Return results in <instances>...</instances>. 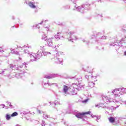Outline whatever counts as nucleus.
Here are the masks:
<instances>
[{"instance_id": "9b49d317", "label": "nucleus", "mask_w": 126, "mask_h": 126, "mask_svg": "<svg viewBox=\"0 0 126 126\" xmlns=\"http://www.w3.org/2000/svg\"><path fill=\"white\" fill-rule=\"evenodd\" d=\"M55 77H58V74L53 73L44 75V78H46V79H52V78H55Z\"/></svg>"}, {"instance_id": "5fc2aeb1", "label": "nucleus", "mask_w": 126, "mask_h": 126, "mask_svg": "<svg viewBox=\"0 0 126 126\" xmlns=\"http://www.w3.org/2000/svg\"><path fill=\"white\" fill-rule=\"evenodd\" d=\"M34 12L35 13H37V12H38V10H35Z\"/></svg>"}, {"instance_id": "c03bdc74", "label": "nucleus", "mask_w": 126, "mask_h": 126, "mask_svg": "<svg viewBox=\"0 0 126 126\" xmlns=\"http://www.w3.org/2000/svg\"><path fill=\"white\" fill-rule=\"evenodd\" d=\"M17 25H18V26H21L23 25V24L21 23L20 22H19V23H17Z\"/></svg>"}, {"instance_id": "c9c22d12", "label": "nucleus", "mask_w": 126, "mask_h": 126, "mask_svg": "<svg viewBox=\"0 0 126 126\" xmlns=\"http://www.w3.org/2000/svg\"><path fill=\"white\" fill-rule=\"evenodd\" d=\"M37 26L38 25H34L31 26L32 28H33V29H37Z\"/></svg>"}, {"instance_id": "2f4dec72", "label": "nucleus", "mask_w": 126, "mask_h": 126, "mask_svg": "<svg viewBox=\"0 0 126 126\" xmlns=\"http://www.w3.org/2000/svg\"><path fill=\"white\" fill-rule=\"evenodd\" d=\"M63 55V53H57L56 54V58L55 59H57V58H59L60 56H62Z\"/></svg>"}, {"instance_id": "6e6d98bb", "label": "nucleus", "mask_w": 126, "mask_h": 126, "mask_svg": "<svg viewBox=\"0 0 126 126\" xmlns=\"http://www.w3.org/2000/svg\"><path fill=\"white\" fill-rule=\"evenodd\" d=\"M15 73H14V74H13V76H12V77H15Z\"/></svg>"}, {"instance_id": "69168bd1", "label": "nucleus", "mask_w": 126, "mask_h": 126, "mask_svg": "<svg viewBox=\"0 0 126 126\" xmlns=\"http://www.w3.org/2000/svg\"><path fill=\"white\" fill-rule=\"evenodd\" d=\"M123 1L126 3V0H123Z\"/></svg>"}, {"instance_id": "7ed1b4c3", "label": "nucleus", "mask_w": 126, "mask_h": 126, "mask_svg": "<svg viewBox=\"0 0 126 126\" xmlns=\"http://www.w3.org/2000/svg\"><path fill=\"white\" fill-rule=\"evenodd\" d=\"M28 66V64L25 62L18 66H17V65L14 64H10L9 65V67L11 69H13L14 70H19V71L22 73L24 72V70H26V69H27Z\"/></svg>"}, {"instance_id": "bf43d9fd", "label": "nucleus", "mask_w": 126, "mask_h": 126, "mask_svg": "<svg viewBox=\"0 0 126 126\" xmlns=\"http://www.w3.org/2000/svg\"><path fill=\"white\" fill-rule=\"evenodd\" d=\"M26 120H27V121H29V120H31V119H28L27 118H26Z\"/></svg>"}, {"instance_id": "f8f14e48", "label": "nucleus", "mask_w": 126, "mask_h": 126, "mask_svg": "<svg viewBox=\"0 0 126 126\" xmlns=\"http://www.w3.org/2000/svg\"><path fill=\"white\" fill-rule=\"evenodd\" d=\"M97 38H98V39H100V41H101L102 40H106L107 39V37H106V36H103V34L101 32H97L96 33V36Z\"/></svg>"}, {"instance_id": "20e7f679", "label": "nucleus", "mask_w": 126, "mask_h": 126, "mask_svg": "<svg viewBox=\"0 0 126 126\" xmlns=\"http://www.w3.org/2000/svg\"><path fill=\"white\" fill-rule=\"evenodd\" d=\"M53 38H48V36L45 34H43L41 36V40H43L44 41H47V45L50 48H53V49H56L57 48V46L53 45Z\"/></svg>"}, {"instance_id": "1a4fd4ad", "label": "nucleus", "mask_w": 126, "mask_h": 126, "mask_svg": "<svg viewBox=\"0 0 126 126\" xmlns=\"http://www.w3.org/2000/svg\"><path fill=\"white\" fill-rule=\"evenodd\" d=\"M73 10H77V11L81 13H84V12H85V10L82 5L77 6L76 4H74V8L73 9Z\"/></svg>"}, {"instance_id": "cd10ccee", "label": "nucleus", "mask_w": 126, "mask_h": 126, "mask_svg": "<svg viewBox=\"0 0 126 126\" xmlns=\"http://www.w3.org/2000/svg\"><path fill=\"white\" fill-rule=\"evenodd\" d=\"M84 70L85 71H87V72H88L89 73H92V70H91V68H89V67H88L87 69H86L85 70Z\"/></svg>"}, {"instance_id": "79ce46f5", "label": "nucleus", "mask_w": 126, "mask_h": 126, "mask_svg": "<svg viewBox=\"0 0 126 126\" xmlns=\"http://www.w3.org/2000/svg\"><path fill=\"white\" fill-rule=\"evenodd\" d=\"M109 46H116V42H112L109 44Z\"/></svg>"}, {"instance_id": "338daca9", "label": "nucleus", "mask_w": 126, "mask_h": 126, "mask_svg": "<svg viewBox=\"0 0 126 126\" xmlns=\"http://www.w3.org/2000/svg\"><path fill=\"white\" fill-rule=\"evenodd\" d=\"M45 22H48V20H45Z\"/></svg>"}, {"instance_id": "f257e3e1", "label": "nucleus", "mask_w": 126, "mask_h": 126, "mask_svg": "<svg viewBox=\"0 0 126 126\" xmlns=\"http://www.w3.org/2000/svg\"><path fill=\"white\" fill-rule=\"evenodd\" d=\"M112 93L114 94L113 95L114 97H115V99L110 98L106 95H102V98L103 101H104V102H105L106 104L112 103V102L116 104V107L111 106V108H113V110L115 111L117 108H119V107H120V105H119L121 104V102H122V98L120 97V94H118L119 93V94L121 95H123L122 93L126 94V88H119L118 89H115L112 92Z\"/></svg>"}, {"instance_id": "dca6fc26", "label": "nucleus", "mask_w": 126, "mask_h": 126, "mask_svg": "<svg viewBox=\"0 0 126 126\" xmlns=\"http://www.w3.org/2000/svg\"><path fill=\"white\" fill-rule=\"evenodd\" d=\"M70 93H69V94L70 95H76V94H77V93L74 90V89H70Z\"/></svg>"}, {"instance_id": "0e129e2a", "label": "nucleus", "mask_w": 126, "mask_h": 126, "mask_svg": "<svg viewBox=\"0 0 126 126\" xmlns=\"http://www.w3.org/2000/svg\"><path fill=\"white\" fill-rule=\"evenodd\" d=\"M16 126H20V125L17 124V125H16Z\"/></svg>"}, {"instance_id": "49530a36", "label": "nucleus", "mask_w": 126, "mask_h": 126, "mask_svg": "<svg viewBox=\"0 0 126 126\" xmlns=\"http://www.w3.org/2000/svg\"><path fill=\"white\" fill-rule=\"evenodd\" d=\"M8 70L7 69H5L4 70H2L1 73H4V71H7Z\"/></svg>"}, {"instance_id": "4468645a", "label": "nucleus", "mask_w": 126, "mask_h": 126, "mask_svg": "<svg viewBox=\"0 0 126 126\" xmlns=\"http://www.w3.org/2000/svg\"><path fill=\"white\" fill-rule=\"evenodd\" d=\"M82 5H83V7H84V9H85V10H89V9H90V8H91L90 5H91L88 3L84 4Z\"/></svg>"}, {"instance_id": "a18cd8bd", "label": "nucleus", "mask_w": 126, "mask_h": 126, "mask_svg": "<svg viewBox=\"0 0 126 126\" xmlns=\"http://www.w3.org/2000/svg\"><path fill=\"white\" fill-rule=\"evenodd\" d=\"M87 102H88V99H86L84 100L83 101V103H87Z\"/></svg>"}, {"instance_id": "9d476101", "label": "nucleus", "mask_w": 126, "mask_h": 126, "mask_svg": "<svg viewBox=\"0 0 126 126\" xmlns=\"http://www.w3.org/2000/svg\"><path fill=\"white\" fill-rule=\"evenodd\" d=\"M29 6H30V7H31V8H32L33 9H35V8H36L37 6L36 5H37V4H38V2H36V1H30L29 2Z\"/></svg>"}, {"instance_id": "3c124183", "label": "nucleus", "mask_w": 126, "mask_h": 126, "mask_svg": "<svg viewBox=\"0 0 126 126\" xmlns=\"http://www.w3.org/2000/svg\"><path fill=\"white\" fill-rule=\"evenodd\" d=\"M14 27H15V28H18L17 27H16V26H12V27H11V29H12V28H14Z\"/></svg>"}, {"instance_id": "ddd939ff", "label": "nucleus", "mask_w": 126, "mask_h": 126, "mask_svg": "<svg viewBox=\"0 0 126 126\" xmlns=\"http://www.w3.org/2000/svg\"><path fill=\"white\" fill-rule=\"evenodd\" d=\"M96 76H93L92 74H91V75H89L85 76V78H86L87 80H94V81H97V80H96Z\"/></svg>"}, {"instance_id": "0eeeda50", "label": "nucleus", "mask_w": 126, "mask_h": 126, "mask_svg": "<svg viewBox=\"0 0 126 126\" xmlns=\"http://www.w3.org/2000/svg\"><path fill=\"white\" fill-rule=\"evenodd\" d=\"M67 39L69 42H73L74 40H77V37L74 35V32H67Z\"/></svg>"}, {"instance_id": "774afa93", "label": "nucleus", "mask_w": 126, "mask_h": 126, "mask_svg": "<svg viewBox=\"0 0 126 126\" xmlns=\"http://www.w3.org/2000/svg\"><path fill=\"white\" fill-rule=\"evenodd\" d=\"M0 126H2V124H0Z\"/></svg>"}, {"instance_id": "7c9ffc66", "label": "nucleus", "mask_w": 126, "mask_h": 126, "mask_svg": "<svg viewBox=\"0 0 126 126\" xmlns=\"http://www.w3.org/2000/svg\"><path fill=\"white\" fill-rule=\"evenodd\" d=\"M63 8H64V9H70V6L69 5H65L63 6Z\"/></svg>"}, {"instance_id": "603ef678", "label": "nucleus", "mask_w": 126, "mask_h": 126, "mask_svg": "<svg viewBox=\"0 0 126 126\" xmlns=\"http://www.w3.org/2000/svg\"><path fill=\"white\" fill-rule=\"evenodd\" d=\"M49 118V119H52V117H51V116H49V115H47V119Z\"/></svg>"}, {"instance_id": "c756f323", "label": "nucleus", "mask_w": 126, "mask_h": 126, "mask_svg": "<svg viewBox=\"0 0 126 126\" xmlns=\"http://www.w3.org/2000/svg\"><path fill=\"white\" fill-rule=\"evenodd\" d=\"M49 103H50V105H51V106H53V105L56 106V105H57L58 104H59V105H61V103H60V102L57 103V102H56V101H55V102H50Z\"/></svg>"}, {"instance_id": "58836bf2", "label": "nucleus", "mask_w": 126, "mask_h": 126, "mask_svg": "<svg viewBox=\"0 0 126 126\" xmlns=\"http://www.w3.org/2000/svg\"><path fill=\"white\" fill-rule=\"evenodd\" d=\"M28 114V112H26L25 111H23L21 112V115H27Z\"/></svg>"}, {"instance_id": "4d7b16f0", "label": "nucleus", "mask_w": 126, "mask_h": 126, "mask_svg": "<svg viewBox=\"0 0 126 126\" xmlns=\"http://www.w3.org/2000/svg\"><path fill=\"white\" fill-rule=\"evenodd\" d=\"M12 18L13 20L15 19V18L14 17V16H12Z\"/></svg>"}, {"instance_id": "a878e982", "label": "nucleus", "mask_w": 126, "mask_h": 126, "mask_svg": "<svg viewBox=\"0 0 126 126\" xmlns=\"http://www.w3.org/2000/svg\"><path fill=\"white\" fill-rule=\"evenodd\" d=\"M6 120L7 121H9L11 119V115H9L8 114H6L5 115Z\"/></svg>"}, {"instance_id": "5701e85b", "label": "nucleus", "mask_w": 126, "mask_h": 126, "mask_svg": "<svg viewBox=\"0 0 126 126\" xmlns=\"http://www.w3.org/2000/svg\"><path fill=\"white\" fill-rule=\"evenodd\" d=\"M38 113H39V114L42 113L43 114V119H45V120L46 119H47L48 115H45V112H42V111H41L40 110H38Z\"/></svg>"}, {"instance_id": "4be33fe9", "label": "nucleus", "mask_w": 126, "mask_h": 126, "mask_svg": "<svg viewBox=\"0 0 126 126\" xmlns=\"http://www.w3.org/2000/svg\"><path fill=\"white\" fill-rule=\"evenodd\" d=\"M55 60H57L59 63H61V64H63V59H61V58H59V57H57Z\"/></svg>"}, {"instance_id": "680f3d73", "label": "nucleus", "mask_w": 126, "mask_h": 126, "mask_svg": "<svg viewBox=\"0 0 126 126\" xmlns=\"http://www.w3.org/2000/svg\"><path fill=\"white\" fill-rule=\"evenodd\" d=\"M59 25H63V23H61V24H58Z\"/></svg>"}, {"instance_id": "864d4df0", "label": "nucleus", "mask_w": 126, "mask_h": 126, "mask_svg": "<svg viewBox=\"0 0 126 126\" xmlns=\"http://www.w3.org/2000/svg\"><path fill=\"white\" fill-rule=\"evenodd\" d=\"M92 39L95 38V35H93L92 36Z\"/></svg>"}, {"instance_id": "052dcab7", "label": "nucleus", "mask_w": 126, "mask_h": 126, "mask_svg": "<svg viewBox=\"0 0 126 126\" xmlns=\"http://www.w3.org/2000/svg\"><path fill=\"white\" fill-rule=\"evenodd\" d=\"M2 48L1 47H0V52H1Z\"/></svg>"}, {"instance_id": "2eb2a0df", "label": "nucleus", "mask_w": 126, "mask_h": 126, "mask_svg": "<svg viewBox=\"0 0 126 126\" xmlns=\"http://www.w3.org/2000/svg\"><path fill=\"white\" fill-rule=\"evenodd\" d=\"M67 91H68V87L66 85L63 86V92L64 94H66L67 93Z\"/></svg>"}, {"instance_id": "39448f33", "label": "nucleus", "mask_w": 126, "mask_h": 126, "mask_svg": "<svg viewBox=\"0 0 126 126\" xmlns=\"http://www.w3.org/2000/svg\"><path fill=\"white\" fill-rule=\"evenodd\" d=\"M76 81L78 82V83H73V86L78 90V91H80V90H83L84 89V86L81 85V81H82V78L81 77H80L79 78H76Z\"/></svg>"}, {"instance_id": "72a5a7b5", "label": "nucleus", "mask_w": 126, "mask_h": 126, "mask_svg": "<svg viewBox=\"0 0 126 126\" xmlns=\"http://www.w3.org/2000/svg\"><path fill=\"white\" fill-rule=\"evenodd\" d=\"M83 42L86 44V45H87L89 44V41L88 40H85V39H83Z\"/></svg>"}, {"instance_id": "8fccbe9b", "label": "nucleus", "mask_w": 126, "mask_h": 126, "mask_svg": "<svg viewBox=\"0 0 126 126\" xmlns=\"http://www.w3.org/2000/svg\"><path fill=\"white\" fill-rule=\"evenodd\" d=\"M62 113L63 114V115H64V114H66V111H64V110H63L62 111Z\"/></svg>"}, {"instance_id": "bb28decb", "label": "nucleus", "mask_w": 126, "mask_h": 126, "mask_svg": "<svg viewBox=\"0 0 126 126\" xmlns=\"http://www.w3.org/2000/svg\"><path fill=\"white\" fill-rule=\"evenodd\" d=\"M91 116L93 118H95V121H96V122H98V120H99L100 119V116H96L94 115L93 114H91Z\"/></svg>"}, {"instance_id": "e2e57ef3", "label": "nucleus", "mask_w": 126, "mask_h": 126, "mask_svg": "<svg viewBox=\"0 0 126 126\" xmlns=\"http://www.w3.org/2000/svg\"><path fill=\"white\" fill-rule=\"evenodd\" d=\"M98 1H100V2H102V0H98Z\"/></svg>"}, {"instance_id": "f704fd0d", "label": "nucleus", "mask_w": 126, "mask_h": 126, "mask_svg": "<svg viewBox=\"0 0 126 126\" xmlns=\"http://www.w3.org/2000/svg\"><path fill=\"white\" fill-rule=\"evenodd\" d=\"M43 22H44L43 21H41V23H39V24L36 25H38V26H37V27H36V29H39L40 28V26H39V24H40V25H41L43 24Z\"/></svg>"}, {"instance_id": "13d9d810", "label": "nucleus", "mask_w": 126, "mask_h": 126, "mask_svg": "<svg viewBox=\"0 0 126 126\" xmlns=\"http://www.w3.org/2000/svg\"><path fill=\"white\" fill-rule=\"evenodd\" d=\"M124 56H126V51L124 52Z\"/></svg>"}, {"instance_id": "6e6552de", "label": "nucleus", "mask_w": 126, "mask_h": 126, "mask_svg": "<svg viewBox=\"0 0 126 126\" xmlns=\"http://www.w3.org/2000/svg\"><path fill=\"white\" fill-rule=\"evenodd\" d=\"M91 113V112H90V111L83 112L82 113H77L75 115V116L78 119H82L83 121H85V119H84V118H84V116H85V115H90Z\"/></svg>"}, {"instance_id": "09e8293b", "label": "nucleus", "mask_w": 126, "mask_h": 126, "mask_svg": "<svg viewBox=\"0 0 126 126\" xmlns=\"http://www.w3.org/2000/svg\"><path fill=\"white\" fill-rule=\"evenodd\" d=\"M123 32H126V28H124L122 29Z\"/></svg>"}, {"instance_id": "e433bc0d", "label": "nucleus", "mask_w": 126, "mask_h": 126, "mask_svg": "<svg viewBox=\"0 0 126 126\" xmlns=\"http://www.w3.org/2000/svg\"><path fill=\"white\" fill-rule=\"evenodd\" d=\"M5 107V105L4 104H1L0 105V109H3Z\"/></svg>"}, {"instance_id": "a19ab883", "label": "nucleus", "mask_w": 126, "mask_h": 126, "mask_svg": "<svg viewBox=\"0 0 126 126\" xmlns=\"http://www.w3.org/2000/svg\"><path fill=\"white\" fill-rule=\"evenodd\" d=\"M77 0H69L70 1H72L73 3V6L74 7V4H75V1H76Z\"/></svg>"}, {"instance_id": "f3484780", "label": "nucleus", "mask_w": 126, "mask_h": 126, "mask_svg": "<svg viewBox=\"0 0 126 126\" xmlns=\"http://www.w3.org/2000/svg\"><path fill=\"white\" fill-rule=\"evenodd\" d=\"M44 86L46 87L47 85H48V86H52V85H55V86H58V85H57V83H50L49 82H48L47 83H45L44 84Z\"/></svg>"}, {"instance_id": "6ab92c4d", "label": "nucleus", "mask_w": 126, "mask_h": 126, "mask_svg": "<svg viewBox=\"0 0 126 126\" xmlns=\"http://www.w3.org/2000/svg\"><path fill=\"white\" fill-rule=\"evenodd\" d=\"M11 54L12 55H16V56H19V52L18 51H15L14 49H11Z\"/></svg>"}, {"instance_id": "de8ad7c7", "label": "nucleus", "mask_w": 126, "mask_h": 126, "mask_svg": "<svg viewBox=\"0 0 126 126\" xmlns=\"http://www.w3.org/2000/svg\"><path fill=\"white\" fill-rule=\"evenodd\" d=\"M49 28H50V26L45 27V29H46L47 31H49V30H50Z\"/></svg>"}, {"instance_id": "473e14b6", "label": "nucleus", "mask_w": 126, "mask_h": 126, "mask_svg": "<svg viewBox=\"0 0 126 126\" xmlns=\"http://www.w3.org/2000/svg\"><path fill=\"white\" fill-rule=\"evenodd\" d=\"M18 115V113L17 112H13L11 115V117H16Z\"/></svg>"}, {"instance_id": "a211bd4d", "label": "nucleus", "mask_w": 126, "mask_h": 126, "mask_svg": "<svg viewBox=\"0 0 126 126\" xmlns=\"http://www.w3.org/2000/svg\"><path fill=\"white\" fill-rule=\"evenodd\" d=\"M94 85H95V83L93 81H91L88 82V86H87L88 87H94Z\"/></svg>"}, {"instance_id": "393cba45", "label": "nucleus", "mask_w": 126, "mask_h": 126, "mask_svg": "<svg viewBox=\"0 0 126 126\" xmlns=\"http://www.w3.org/2000/svg\"><path fill=\"white\" fill-rule=\"evenodd\" d=\"M6 103H7L8 106H9V107L11 109H14L15 106H14V105L11 104V102L7 101Z\"/></svg>"}, {"instance_id": "4c0bfd02", "label": "nucleus", "mask_w": 126, "mask_h": 126, "mask_svg": "<svg viewBox=\"0 0 126 126\" xmlns=\"http://www.w3.org/2000/svg\"><path fill=\"white\" fill-rule=\"evenodd\" d=\"M95 16H97V17H100V19H102V15L98 14H95Z\"/></svg>"}, {"instance_id": "b1692460", "label": "nucleus", "mask_w": 126, "mask_h": 126, "mask_svg": "<svg viewBox=\"0 0 126 126\" xmlns=\"http://www.w3.org/2000/svg\"><path fill=\"white\" fill-rule=\"evenodd\" d=\"M24 53H25V54H28V56L29 57H30V58H31V56H30V55H33V54H34V53H32L31 54V52H29V51L25 49L24 51Z\"/></svg>"}, {"instance_id": "f03ea898", "label": "nucleus", "mask_w": 126, "mask_h": 126, "mask_svg": "<svg viewBox=\"0 0 126 126\" xmlns=\"http://www.w3.org/2000/svg\"><path fill=\"white\" fill-rule=\"evenodd\" d=\"M39 49L37 53L30 55L32 62H36L37 60H39L42 56L51 55V52H48L44 50H46L44 45H40Z\"/></svg>"}, {"instance_id": "37998d69", "label": "nucleus", "mask_w": 126, "mask_h": 126, "mask_svg": "<svg viewBox=\"0 0 126 126\" xmlns=\"http://www.w3.org/2000/svg\"><path fill=\"white\" fill-rule=\"evenodd\" d=\"M22 49H25V48H31V46H23L22 47Z\"/></svg>"}, {"instance_id": "aec40b11", "label": "nucleus", "mask_w": 126, "mask_h": 126, "mask_svg": "<svg viewBox=\"0 0 126 126\" xmlns=\"http://www.w3.org/2000/svg\"><path fill=\"white\" fill-rule=\"evenodd\" d=\"M108 120L109 121L110 123H111V124H114L115 123V121H116L115 118L113 117H110L108 118Z\"/></svg>"}, {"instance_id": "ea45409f", "label": "nucleus", "mask_w": 126, "mask_h": 126, "mask_svg": "<svg viewBox=\"0 0 126 126\" xmlns=\"http://www.w3.org/2000/svg\"><path fill=\"white\" fill-rule=\"evenodd\" d=\"M42 126H46V122L42 120V124H41Z\"/></svg>"}, {"instance_id": "423d86ee", "label": "nucleus", "mask_w": 126, "mask_h": 126, "mask_svg": "<svg viewBox=\"0 0 126 126\" xmlns=\"http://www.w3.org/2000/svg\"><path fill=\"white\" fill-rule=\"evenodd\" d=\"M114 126H126V119L123 117L119 118V120L114 122Z\"/></svg>"}, {"instance_id": "412c9836", "label": "nucleus", "mask_w": 126, "mask_h": 126, "mask_svg": "<svg viewBox=\"0 0 126 126\" xmlns=\"http://www.w3.org/2000/svg\"><path fill=\"white\" fill-rule=\"evenodd\" d=\"M60 34H61L60 32H58L57 33V34L55 35L54 36V38L57 40L59 41V40H61V37H60Z\"/></svg>"}, {"instance_id": "c85d7f7f", "label": "nucleus", "mask_w": 126, "mask_h": 126, "mask_svg": "<svg viewBox=\"0 0 126 126\" xmlns=\"http://www.w3.org/2000/svg\"><path fill=\"white\" fill-rule=\"evenodd\" d=\"M15 75L16 78H21V75H22V73H15Z\"/></svg>"}]
</instances>
